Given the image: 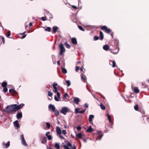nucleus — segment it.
Wrapping results in <instances>:
<instances>
[{
	"label": "nucleus",
	"instance_id": "obj_4",
	"mask_svg": "<svg viewBox=\"0 0 149 149\" xmlns=\"http://www.w3.org/2000/svg\"><path fill=\"white\" fill-rule=\"evenodd\" d=\"M101 29L102 30H104L105 32L108 33H109L111 31V30L110 29H108L106 26H102Z\"/></svg>",
	"mask_w": 149,
	"mask_h": 149
},
{
	"label": "nucleus",
	"instance_id": "obj_13",
	"mask_svg": "<svg viewBox=\"0 0 149 149\" xmlns=\"http://www.w3.org/2000/svg\"><path fill=\"white\" fill-rule=\"evenodd\" d=\"M14 125L15 127L17 128H19L20 127V126L18 120H16L13 122Z\"/></svg>",
	"mask_w": 149,
	"mask_h": 149
},
{
	"label": "nucleus",
	"instance_id": "obj_42",
	"mask_svg": "<svg viewBox=\"0 0 149 149\" xmlns=\"http://www.w3.org/2000/svg\"><path fill=\"white\" fill-rule=\"evenodd\" d=\"M113 65L112 66L114 68L116 66V63L115 61H112Z\"/></svg>",
	"mask_w": 149,
	"mask_h": 149
},
{
	"label": "nucleus",
	"instance_id": "obj_26",
	"mask_svg": "<svg viewBox=\"0 0 149 149\" xmlns=\"http://www.w3.org/2000/svg\"><path fill=\"white\" fill-rule=\"evenodd\" d=\"M9 92L11 94H15L16 93V91L13 89H11L9 90Z\"/></svg>",
	"mask_w": 149,
	"mask_h": 149
},
{
	"label": "nucleus",
	"instance_id": "obj_45",
	"mask_svg": "<svg viewBox=\"0 0 149 149\" xmlns=\"http://www.w3.org/2000/svg\"><path fill=\"white\" fill-rule=\"evenodd\" d=\"M70 6H71L74 9L76 10L78 8L77 6H76L72 5H70Z\"/></svg>",
	"mask_w": 149,
	"mask_h": 149
},
{
	"label": "nucleus",
	"instance_id": "obj_35",
	"mask_svg": "<svg viewBox=\"0 0 149 149\" xmlns=\"http://www.w3.org/2000/svg\"><path fill=\"white\" fill-rule=\"evenodd\" d=\"M99 39V37L98 36H94V37L93 38V40L94 41H96L97 40Z\"/></svg>",
	"mask_w": 149,
	"mask_h": 149
},
{
	"label": "nucleus",
	"instance_id": "obj_12",
	"mask_svg": "<svg viewBox=\"0 0 149 149\" xmlns=\"http://www.w3.org/2000/svg\"><path fill=\"white\" fill-rule=\"evenodd\" d=\"M73 102L74 103H76L77 104H78L79 102L80 101V100L79 98L76 97H74Z\"/></svg>",
	"mask_w": 149,
	"mask_h": 149
},
{
	"label": "nucleus",
	"instance_id": "obj_59",
	"mask_svg": "<svg viewBox=\"0 0 149 149\" xmlns=\"http://www.w3.org/2000/svg\"><path fill=\"white\" fill-rule=\"evenodd\" d=\"M54 99H55V100L56 101H59V100L57 98V97H56V95H55L54 96Z\"/></svg>",
	"mask_w": 149,
	"mask_h": 149
},
{
	"label": "nucleus",
	"instance_id": "obj_1",
	"mask_svg": "<svg viewBox=\"0 0 149 149\" xmlns=\"http://www.w3.org/2000/svg\"><path fill=\"white\" fill-rule=\"evenodd\" d=\"M15 105V104H13L8 106L6 108V112L7 113H15L17 111Z\"/></svg>",
	"mask_w": 149,
	"mask_h": 149
},
{
	"label": "nucleus",
	"instance_id": "obj_39",
	"mask_svg": "<svg viewBox=\"0 0 149 149\" xmlns=\"http://www.w3.org/2000/svg\"><path fill=\"white\" fill-rule=\"evenodd\" d=\"M65 142H67L66 143L67 146H72V144L70 142L67 141H65Z\"/></svg>",
	"mask_w": 149,
	"mask_h": 149
},
{
	"label": "nucleus",
	"instance_id": "obj_47",
	"mask_svg": "<svg viewBox=\"0 0 149 149\" xmlns=\"http://www.w3.org/2000/svg\"><path fill=\"white\" fill-rule=\"evenodd\" d=\"M63 147L65 149H70L67 146L64 145H63Z\"/></svg>",
	"mask_w": 149,
	"mask_h": 149
},
{
	"label": "nucleus",
	"instance_id": "obj_18",
	"mask_svg": "<svg viewBox=\"0 0 149 149\" xmlns=\"http://www.w3.org/2000/svg\"><path fill=\"white\" fill-rule=\"evenodd\" d=\"M56 132L57 135L61 134V132L60 128L58 126L56 127Z\"/></svg>",
	"mask_w": 149,
	"mask_h": 149
},
{
	"label": "nucleus",
	"instance_id": "obj_8",
	"mask_svg": "<svg viewBox=\"0 0 149 149\" xmlns=\"http://www.w3.org/2000/svg\"><path fill=\"white\" fill-rule=\"evenodd\" d=\"M97 138H96V140H97L98 139L100 140L103 136L102 132L101 131H97Z\"/></svg>",
	"mask_w": 149,
	"mask_h": 149
},
{
	"label": "nucleus",
	"instance_id": "obj_32",
	"mask_svg": "<svg viewBox=\"0 0 149 149\" xmlns=\"http://www.w3.org/2000/svg\"><path fill=\"white\" fill-rule=\"evenodd\" d=\"M55 112V115L56 116H57L59 115V112L58 110H55L54 111Z\"/></svg>",
	"mask_w": 149,
	"mask_h": 149
},
{
	"label": "nucleus",
	"instance_id": "obj_11",
	"mask_svg": "<svg viewBox=\"0 0 149 149\" xmlns=\"http://www.w3.org/2000/svg\"><path fill=\"white\" fill-rule=\"evenodd\" d=\"M15 104V106H16L17 109L16 110L17 111L21 109L24 106V104H21L19 105H17V104Z\"/></svg>",
	"mask_w": 149,
	"mask_h": 149
},
{
	"label": "nucleus",
	"instance_id": "obj_44",
	"mask_svg": "<svg viewBox=\"0 0 149 149\" xmlns=\"http://www.w3.org/2000/svg\"><path fill=\"white\" fill-rule=\"evenodd\" d=\"M66 83L67 84V86H69L70 85V81L69 80H67L66 81Z\"/></svg>",
	"mask_w": 149,
	"mask_h": 149
},
{
	"label": "nucleus",
	"instance_id": "obj_29",
	"mask_svg": "<svg viewBox=\"0 0 149 149\" xmlns=\"http://www.w3.org/2000/svg\"><path fill=\"white\" fill-rule=\"evenodd\" d=\"M62 72L64 74H66L67 73V70L64 68H61Z\"/></svg>",
	"mask_w": 149,
	"mask_h": 149
},
{
	"label": "nucleus",
	"instance_id": "obj_49",
	"mask_svg": "<svg viewBox=\"0 0 149 149\" xmlns=\"http://www.w3.org/2000/svg\"><path fill=\"white\" fill-rule=\"evenodd\" d=\"M41 19L43 21H45L46 20V17H42L41 18Z\"/></svg>",
	"mask_w": 149,
	"mask_h": 149
},
{
	"label": "nucleus",
	"instance_id": "obj_40",
	"mask_svg": "<svg viewBox=\"0 0 149 149\" xmlns=\"http://www.w3.org/2000/svg\"><path fill=\"white\" fill-rule=\"evenodd\" d=\"M78 28L80 30H81V31H85L84 29H83V27L82 26H78Z\"/></svg>",
	"mask_w": 149,
	"mask_h": 149
},
{
	"label": "nucleus",
	"instance_id": "obj_30",
	"mask_svg": "<svg viewBox=\"0 0 149 149\" xmlns=\"http://www.w3.org/2000/svg\"><path fill=\"white\" fill-rule=\"evenodd\" d=\"M54 147L57 149H60V145L58 143H56L54 145Z\"/></svg>",
	"mask_w": 149,
	"mask_h": 149
},
{
	"label": "nucleus",
	"instance_id": "obj_56",
	"mask_svg": "<svg viewBox=\"0 0 149 149\" xmlns=\"http://www.w3.org/2000/svg\"><path fill=\"white\" fill-rule=\"evenodd\" d=\"M85 110L86 109L80 111L79 113L82 114L84 113L85 112Z\"/></svg>",
	"mask_w": 149,
	"mask_h": 149
},
{
	"label": "nucleus",
	"instance_id": "obj_63",
	"mask_svg": "<svg viewBox=\"0 0 149 149\" xmlns=\"http://www.w3.org/2000/svg\"><path fill=\"white\" fill-rule=\"evenodd\" d=\"M88 105L86 104L85 105L84 107L86 108H87L88 107Z\"/></svg>",
	"mask_w": 149,
	"mask_h": 149
},
{
	"label": "nucleus",
	"instance_id": "obj_27",
	"mask_svg": "<svg viewBox=\"0 0 149 149\" xmlns=\"http://www.w3.org/2000/svg\"><path fill=\"white\" fill-rule=\"evenodd\" d=\"M134 92L136 93H138L139 92V90L137 87H135L134 88Z\"/></svg>",
	"mask_w": 149,
	"mask_h": 149
},
{
	"label": "nucleus",
	"instance_id": "obj_51",
	"mask_svg": "<svg viewBox=\"0 0 149 149\" xmlns=\"http://www.w3.org/2000/svg\"><path fill=\"white\" fill-rule=\"evenodd\" d=\"M3 91L4 92H6L8 91V88L6 87H4L3 88Z\"/></svg>",
	"mask_w": 149,
	"mask_h": 149
},
{
	"label": "nucleus",
	"instance_id": "obj_9",
	"mask_svg": "<svg viewBox=\"0 0 149 149\" xmlns=\"http://www.w3.org/2000/svg\"><path fill=\"white\" fill-rule=\"evenodd\" d=\"M20 139L21 140V141L22 144L25 146H27V144L26 143V141L23 135H22L20 136Z\"/></svg>",
	"mask_w": 149,
	"mask_h": 149
},
{
	"label": "nucleus",
	"instance_id": "obj_50",
	"mask_svg": "<svg viewBox=\"0 0 149 149\" xmlns=\"http://www.w3.org/2000/svg\"><path fill=\"white\" fill-rule=\"evenodd\" d=\"M79 68H80L79 67L76 66V68L75 70V71L77 72L79 70Z\"/></svg>",
	"mask_w": 149,
	"mask_h": 149
},
{
	"label": "nucleus",
	"instance_id": "obj_2",
	"mask_svg": "<svg viewBox=\"0 0 149 149\" xmlns=\"http://www.w3.org/2000/svg\"><path fill=\"white\" fill-rule=\"evenodd\" d=\"M57 85L58 84L57 83L54 82V84L52 85L54 88L53 91L54 93H57V97L59 98L60 99V94L59 92H58V90L57 87L56 86H57Z\"/></svg>",
	"mask_w": 149,
	"mask_h": 149
},
{
	"label": "nucleus",
	"instance_id": "obj_34",
	"mask_svg": "<svg viewBox=\"0 0 149 149\" xmlns=\"http://www.w3.org/2000/svg\"><path fill=\"white\" fill-rule=\"evenodd\" d=\"M79 108H76L75 109V113H76V114L79 113V111H79Z\"/></svg>",
	"mask_w": 149,
	"mask_h": 149
},
{
	"label": "nucleus",
	"instance_id": "obj_43",
	"mask_svg": "<svg viewBox=\"0 0 149 149\" xmlns=\"http://www.w3.org/2000/svg\"><path fill=\"white\" fill-rule=\"evenodd\" d=\"M107 118L109 122L110 123L111 121V116L109 114L107 115Z\"/></svg>",
	"mask_w": 149,
	"mask_h": 149
},
{
	"label": "nucleus",
	"instance_id": "obj_57",
	"mask_svg": "<svg viewBox=\"0 0 149 149\" xmlns=\"http://www.w3.org/2000/svg\"><path fill=\"white\" fill-rule=\"evenodd\" d=\"M62 133L64 135H65L66 134V131L65 130H63L62 131Z\"/></svg>",
	"mask_w": 149,
	"mask_h": 149
},
{
	"label": "nucleus",
	"instance_id": "obj_19",
	"mask_svg": "<svg viewBox=\"0 0 149 149\" xmlns=\"http://www.w3.org/2000/svg\"><path fill=\"white\" fill-rule=\"evenodd\" d=\"M22 113L21 112H18L17 113L16 117L17 119H19L20 118H21L22 117Z\"/></svg>",
	"mask_w": 149,
	"mask_h": 149
},
{
	"label": "nucleus",
	"instance_id": "obj_38",
	"mask_svg": "<svg viewBox=\"0 0 149 149\" xmlns=\"http://www.w3.org/2000/svg\"><path fill=\"white\" fill-rule=\"evenodd\" d=\"M0 38L2 41L3 44H4L5 43V39L4 37L2 36H1Z\"/></svg>",
	"mask_w": 149,
	"mask_h": 149
},
{
	"label": "nucleus",
	"instance_id": "obj_54",
	"mask_svg": "<svg viewBox=\"0 0 149 149\" xmlns=\"http://www.w3.org/2000/svg\"><path fill=\"white\" fill-rule=\"evenodd\" d=\"M76 128L77 130L79 131L81 130V127H80V126H78Z\"/></svg>",
	"mask_w": 149,
	"mask_h": 149
},
{
	"label": "nucleus",
	"instance_id": "obj_28",
	"mask_svg": "<svg viewBox=\"0 0 149 149\" xmlns=\"http://www.w3.org/2000/svg\"><path fill=\"white\" fill-rule=\"evenodd\" d=\"M10 142L9 141H8L7 143L6 144H5V143H3V146H5V147L6 148H7L8 147H9V146H10Z\"/></svg>",
	"mask_w": 149,
	"mask_h": 149
},
{
	"label": "nucleus",
	"instance_id": "obj_60",
	"mask_svg": "<svg viewBox=\"0 0 149 149\" xmlns=\"http://www.w3.org/2000/svg\"><path fill=\"white\" fill-rule=\"evenodd\" d=\"M26 35L24 34L22 36V37L21 38L22 39H23L26 37Z\"/></svg>",
	"mask_w": 149,
	"mask_h": 149
},
{
	"label": "nucleus",
	"instance_id": "obj_37",
	"mask_svg": "<svg viewBox=\"0 0 149 149\" xmlns=\"http://www.w3.org/2000/svg\"><path fill=\"white\" fill-rule=\"evenodd\" d=\"M47 141L46 138L45 137H44L43 138L42 140V143H46Z\"/></svg>",
	"mask_w": 149,
	"mask_h": 149
},
{
	"label": "nucleus",
	"instance_id": "obj_22",
	"mask_svg": "<svg viewBox=\"0 0 149 149\" xmlns=\"http://www.w3.org/2000/svg\"><path fill=\"white\" fill-rule=\"evenodd\" d=\"M93 131V129L92 128V127L91 126L89 127L87 129L86 132H92Z\"/></svg>",
	"mask_w": 149,
	"mask_h": 149
},
{
	"label": "nucleus",
	"instance_id": "obj_64",
	"mask_svg": "<svg viewBox=\"0 0 149 149\" xmlns=\"http://www.w3.org/2000/svg\"><path fill=\"white\" fill-rule=\"evenodd\" d=\"M83 141L84 142H86L87 141V140L86 139H83Z\"/></svg>",
	"mask_w": 149,
	"mask_h": 149
},
{
	"label": "nucleus",
	"instance_id": "obj_23",
	"mask_svg": "<svg viewBox=\"0 0 149 149\" xmlns=\"http://www.w3.org/2000/svg\"><path fill=\"white\" fill-rule=\"evenodd\" d=\"M100 39L101 40H102L104 38V35L102 31H100Z\"/></svg>",
	"mask_w": 149,
	"mask_h": 149
},
{
	"label": "nucleus",
	"instance_id": "obj_7",
	"mask_svg": "<svg viewBox=\"0 0 149 149\" xmlns=\"http://www.w3.org/2000/svg\"><path fill=\"white\" fill-rule=\"evenodd\" d=\"M118 41L117 40H115L113 41L112 45L113 48H118Z\"/></svg>",
	"mask_w": 149,
	"mask_h": 149
},
{
	"label": "nucleus",
	"instance_id": "obj_48",
	"mask_svg": "<svg viewBox=\"0 0 149 149\" xmlns=\"http://www.w3.org/2000/svg\"><path fill=\"white\" fill-rule=\"evenodd\" d=\"M49 140H50L52 139V137L50 135H49L47 136Z\"/></svg>",
	"mask_w": 149,
	"mask_h": 149
},
{
	"label": "nucleus",
	"instance_id": "obj_15",
	"mask_svg": "<svg viewBox=\"0 0 149 149\" xmlns=\"http://www.w3.org/2000/svg\"><path fill=\"white\" fill-rule=\"evenodd\" d=\"M58 29V28L56 26H53L52 28L53 31L52 32V33L53 34L55 33H56L57 30Z\"/></svg>",
	"mask_w": 149,
	"mask_h": 149
},
{
	"label": "nucleus",
	"instance_id": "obj_6",
	"mask_svg": "<svg viewBox=\"0 0 149 149\" xmlns=\"http://www.w3.org/2000/svg\"><path fill=\"white\" fill-rule=\"evenodd\" d=\"M69 111V109L66 107H63L62 108L61 111V112L64 115H65L67 112Z\"/></svg>",
	"mask_w": 149,
	"mask_h": 149
},
{
	"label": "nucleus",
	"instance_id": "obj_46",
	"mask_svg": "<svg viewBox=\"0 0 149 149\" xmlns=\"http://www.w3.org/2000/svg\"><path fill=\"white\" fill-rule=\"evenodd\" d=\"M10 35V31H8L6 34V36L7 37H9Z\"/></svg>",
	"mask_w": 149,
	"mask_h": 149
},
{
	"label": "nucleus",
	"instance_id": "obj_20",
	"mask_svg": "<svg viewBox=\"0 0 149 149\" xmlns=\"http://www.w3.org/2000/svg\"><path fill=\"white\" fill-rule=\"evenodd\" d=\"M103 48V49L105 51H108L110 49L109 46L107 45H104Z\"/></svg>",
	"mask_w": 149,
	"mask_h": 149
},
{
	"label": "nucleus",
	"instance_id": "obj_41",
	"mask_svg": "<svg viewBox=\"0 0 149 149\" xmlns=\"http://www.w3.org/2000/svg\"><path fill=\"white\" fill-rule=\"evenodd\" d=\"M48 95L50 97H52L53 95V93L52 92H50L49 91H48Z\"/></svg>",
	"mask_w": 149,
	"mask_h": 149
},
{
	"label": "nucleus",
	"instance_id": "obj_33",
	"mask_svg": "<svg viewBox=\"0 0 149 149\" xmlns=\"http://www.w3.org/2000/svg\"><path fill=\"white\" fill-rule=\"evenodd\" d=\"M7 83L5 82H3L1 84L2 86L3 87H6L7 86Z\"/></svg>",
	"mask_w": 149,
	"mask_h": 149
},
{
	"label": "nucleus",
	"instance_id": "obj_61",
	"mask_svg": "<svg viewBox=\"0 0 149 149\" xmlns=\"http://www.w3.org/2000/svg\"><path fill=\"white\" fill-rule=\"evenodd\" d=\"M60 61V60H59L57 61V64L59 66L61 64Z\"/></svg>",
	"mask_w": 149,
	"mask_h": 149
},
{
	"label": "nucleus",
	"instance_id": "obj_21",
	"mask_svg": "<svg viewBox=\"0 0 149 149\" xmlns=\"http://www.w3.org/2000/svg\"><path fill=\"white\" fill-rule=\"evenodd\" d=\"M72 42L74 44H76L77 43V40L75 38H72L71 39Z\"/></svg>",
	"mask_w": 149,
	"mask_h": 149
},
{
	"label": "nucleus",
	"instance_id": "obj_62",
	"mask_svg": "<svg viewBox=\"0 0 149 149\" xmlns=\"http://www.w3.org/2000/svg\"><path fill=\"white\" fill-rule=\"evenodd\" d=\"M50 132H47L46 134V136H47L49 135V134Z\"/></svg>",
	"mask_w": 149,
	"mask_h": 149
},
{
	"label": "nucleus",
	"instance_id": "obj_55",
	"mask_svg": "<svg viewBox=\"0 0 149 149\" xmlns=\"http://www.w3.org/2000/svg\"><path fill=\"white\" fill-rule=\"evenodd\" d=\"M58 136L60 137L62 139H65L61 135V134H58Z\"/></svg>",
	"mask_w": 149,
	"mask_h": 149
},
{
	"label": "nucleus",
	"instance_id": "obj_10",
	"mask_svg": "<svg viewBox=\"0 0 149 149\" xmlns=\"http://www.w3.org/2000/svg\"><path fill=\"white\" fill-rule=\"evenodd\" d=\"M81 76L82 81L84 82H85L86 81V78L85 75L83 73H81Z\"/></svg>",
	"mask_w": 149,
	"mask_h": 149
},
{
	"label": "nucleus",
	"instance_id": "obj_24",
	"mask_svg": "<svg viewBox=\"0 0 149 149\" xmlns=\"http://www.w3.org/2000/svg\"><path fill=\"white\" fill-rule=\"evenodd\" d=\"M46 31L50 32L51 30V28L50 27H42Z\"/></svg>",
	"mask_w": 149,
	"mask_h": 149
},
{
	"label": "nucleus",
	"instance_id": "obj_25",
	"mask_svg": "<svg viewBox=\"0 0 149 149\" xmlns=\"http://www.w3.org/2000/svg\"><path fill=\"white\" fill-rule=\"evenodd\" d=\"M64 45L68 49L70 48L71 47L70 45L67 42H65L64 43Z\"/></svg>",
	"mask_w": 149,
	"mask_h": 149
},
{
	"label": "nucleus",
	"instance_id": "obj_52",
	"mask_svg": "<svg viewBox=\"0 0 149 149\" xmlns=\"http://www.w3.org/2000/svg\"><path fill=\"white\" fill-rule=\"evenodd\" d=\"M69 97L67 93H65L64 94V95L63 96V97L64 98H65V97Z\"/></svg>",
	"mask_w": 149,
	"mask_h": 149
},
{
	"label": "nucleus",
	"instance_id": "obj_3",
	"mask_svg": "<svg viewBox=\"0 0 149 149\" xmlns=\"http://www.w3.org/2000/svg\"><path fill=\"white\" fill-rule=\"evenodd\" d=\"M59 47L60 49L59 55H62L63 54V53L65 51V49L63 46V44L62 43H61L59 46Z\"/></svg>",
	"mask_w": 149,
	"mask_h": 149
},
{
	"label": "nucleus",
	"instance_id": "obj_53",
	"mask_svg": "<svg viewBox=\"0 0 149 149\" xmlns=\"http://www.w3.org/2000/svg\"><path fill=\"white\" fill-rule=\"evenodd\" d=\"M46 123L47 126V127L48 128H49L50 127V124L49 123L47 122H46Z\"/></svg>",
	"mask_w": 149,
	"mask_h": 149
},
{
	"label": "nucleus",
	"instance_id": "obj_17",
	"mask_svg": "<svg viewBox=\"0 0 149 149\" xmlns=\"http://www.w3.org/2000/svg\"><path fill=\"white\" fill-rule=\"evenodd\" d=\"M49 108L51 109L53 111L55 110V107L53 105L50 104L49 105Z\"/></svg>",
	"mask_w": 149,
	"mask_h": 149
},
{
	"label": "nucleus",
	"instance_id": "obj_31",
	"mask_svg": "<svg viewBox=\"0 0 149 149\" xmlns=\"http://www.w3.org/2000/svg\"><path fill=\"white\" fill-rule=\"evenodd\" d=\"M100 108L103 110H105L106 109V107L104 106L102 103H101L100 104Z\"/></svg>",
	"mask_w": 149,
	"mask_h": 149
},
{
	"label": "nucleus",
	"instance_id": "obj_58",
	"mask_svg": "<svg viewBox=\"0 0 149 149\" xmlns=\"http://www.w3.org/2000/svg\"><path fill=\"white\" fill-rule=\"evenodd\" d=\"M71 147V148L70 149H76V147L74 145H73V146H72Z\"/></svg>",
	"mask_w": 149,
	"mask_h": 149
},
{
	"label": "nucleus",
	"instance_id": "obj_5",
	"mask_svg": "<svg viewBox=\"0 0 149 149\" xmlns=\"http://www.w3.org/2000/svg\"><path fill=\"white\" fill-rule=\"evenodd\" d=\"M119 50L118 48H113L110 49L111 52L113 54H117L119 51Z\"/></svg>",
	"mask_w": 149,
	"mask_h": 149
},
{
	"label": "nucleus",
	"instance_id": "obj_36",
	"mask_svg": "<svg viewBox=\"0 0 149 149\" xmlns=\"http://www.w3.org/2000/svg\"><path fill=\"white\" fill-rule=\"evenodd\" d=\"M134 108L136 111H138L139 106L138 104H136L134 106Z\"/></svg>",
	"mask_w": 149,
	"mask_h": 149
},
{
	"label": "nucleus",
	"instance_id": "obj_14",
	"mask_svg": "<svg viewBox=\"0 0 149 149\" xmlns=\"http://www.w3.org/2000/svg\"><path fill=\"white\" fill-rule=\"evenodd\" d=\"M94 116L93 115H90L89 117V121L92 125L93 124L92 122V119L94 118Z\"/></svg>",
	"mask_w": 149,
	"mask_h": 149
},
{
	"label": "nucleus",
	"instance_id": "obj_16",
	"mask_svg": "<svg viewBox=\"0 0 149 149\" xmlns=\"http://www.w3.org/2000/svg\"><path fill=\"white\" fill-rule=\"evenodd\" d=\"M76 136L79 139H83L82 136L83 135L81 133H76Z\"/></svg>",
	"mask_w": 149,
	"mask_h": 149
}]
</instances>
